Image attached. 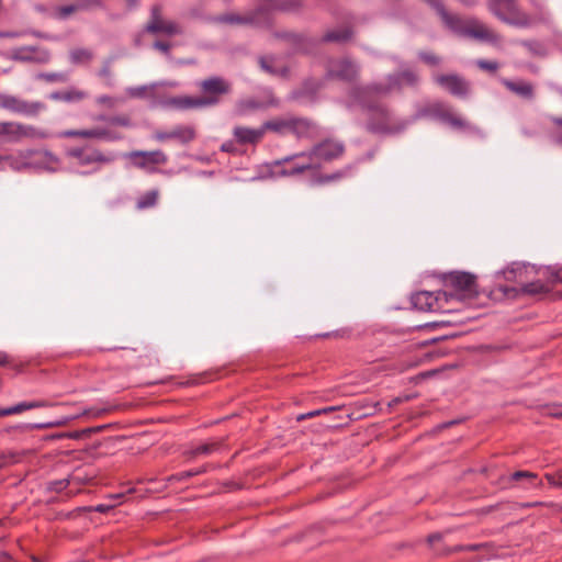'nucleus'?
Here are the masks:
<instances>
[{
  "label": "nucleus",
  "instance_id": "55",
  "mask_svg": "<svg viewBox=\"0 0 562 562\" xmlns=\"http://www.w3.org/2000/svg\"><path fill=\"white\" fill-rule=\"evenodd\" d=\"M81 8H82V5H80V4L64 5V7L59 8V16L65 19Z\"/></svg>",
  "mask_w": 562,
  "mask_h": 562
},
{
  "label": "nucleus",
  "instance_id": "50",
  "mask_svg": "<svg viewBox=\"0 0 562 562\" xmlns=\"http://www.w3.org/2000/svg\"><path fill=\"white\" fill-rule=\"evenodd\" d=\"M476 66L484 71L496 72L498 69V64L493 60L479 59L476 60Z\"/></svg>",
  "mask_w": 562,
  "mask_h": 562
},
{
  "label": "nucleus",
  "instance_id": "29",
  "mask_svg": "<svg viewBox=\"0 0 562 562\" xmlns=\"http://www.w3.org/2000/svg\"><path fill=\"white\" fill-rule=\"evenodd\" d=\"M55 404L48 402V401H32V402H22L14 406L8 407V408H0V417L2 416H9L14 414H20L27 409L33 408H40V407H50Z\"/></svg>",
  "mask_w": 562,
  "mask_h": 562
},
{
  "label": "nucleus",
  "instance_id": "58",
  "mask_svg": "<svg viewBox=\"0 0 562 562\" xmlns=\"http://www.w3.org/2000/svg\"><path fill=\"white\" fill-rule=\"evenodd\" d=\"M221 149L225 153H236L237 151V148H236V145L233 140H228V142H225Z\"/></svg>",
  "mask_w": 562,
  "mask_h": 562
},
{
  "label": "nucleus",
  "instance_id": "27",
  "mask_svg": "<svg viewBox=\"0 0 562 562\" xmlns=\"http://www.w3.org/2000/svg\"><path fill=\"white\" fill-rule=\"evenodd\" d=\"M502 83L513 93L526 99L532 100L535 97V89L530 82L527 81H512L509 79H503Z\"/></svg>",
  "mask_w": 562,
  "mask_h": 562
},
{
  "label": "nucleus",
  "instance_id": "13",
  "mask_svg": "<svg viewBox=\"0 0 562 562\" xmlns=\"http://www.w3.org/2000/svg\"><path fill=\"white\" fill-rule=\"evenodd\" d=\"M202 91V99L206 100V106H213L220 103L221 98L228 94L232 90L231 83L222 77H210L199 83Z\"/></svg>",
  "mask_w": 562,
  "mask_h": 562
},
{
  "label": "nucleus",
  "instance_id": "59",
  "mask_svg": "<svg viewBox=\"0 0 562 562\" xmlns=\"http://www.w3.org/2000/svg\"><path fill=\"white\" fill-rule=\"evenodd\" d=\"M87 436H89V432H82V430H80V431H74V432L63 435L61 437L70 438V439H80V438L87 437Z\"/></svg>",
  "mask_w": 562,
  "mask_h": 562
},
{
  "label": "nucleus",
  "instance_id": "47",
  "mask_svg": "<svg viewBox=\"0 0 562 562\" xmlns=\"http://www.w3.org/2000/svg\"><path fill=\"white\" fill-rule=\"evenodd\" d=\"M522 46H525L532 55L536 56H544L546 55V47L537 41H524Z\"/></svg>",
  "mask_w": 562,
  "mask_h": 562
},
{
  "label": "nucleus",
  "instance_id": "40",
  "mask_svg": "<svg viewBox=\"0 0 562 562\" xmlns=\"http://www.w3.org/2000/svg\"><path fill=\"white\" fill-rule=\"evenodd\" d=\"M86 98L87 93L77 88H69L68 90L63 91V102H80Z\"/></svg>",
  "mask_w": 562,
  "mask_h": 562
},
{
  "label": "nucleus",
  "instance_id": "46",
  "mask_svg": "<svg viewBox=\"0 0 562 562\" xmlns=\"http://www.w3.org/2000/svg\"><path fill=\"white\" fill-rule=\"evenodd\" d=\"M346 176V171H336L330 175H318L314 178V182L317 184H325L328 182L337 181Z\"/></svg>",
  "mask_w": 562,
  "mask_h": 562
},
{
  "label": "nucleus",
  "instance_id": "18",
  "mask_svg": "<svg viewBox=\"0 0 562 562\" xmlns=\"http://www.w3.org/2000/svg\"><path fill=\"white\" fill-rule=\"evenodd\" d=\"M2 135L9 136L11 142H18L22 138L41 137L42 133L31 125L16 122H0V136Z\"/></svg>",
  "mask_w": 562,
  "mask_h": 562
},
{
  "label": "nucleus",
  "instance_id": "14",
  "mask_svg": "<svg viewBox=\"0 0 562 562\" xmlns=\"http://www.w3.org/2000/svg\"><path fill=\"white\" fill-rule=\"evenodd\" d=\"M448 303L447 292H429L419 291L412 295V304L414 307L422 312H439L446 311Z\"/></svg>",
  "mask_w": 562,
  "mask_h": 562
},
{
  "label": "nucleus",
  "instance_id": "35",
  "mask_svg": "<svg viewBox=\"0 0 562 562\" xmlns=\"http://www.w3.org/2000/svg\"><path fill=\"white\" fill-rule=\"evenodd\" d=\"M221 446H222L221 441L206 442V443L200 445V446L187 451L186 454L189 458H195L200 454H211V453L220 450Z\"/></svg>",
  "mask_w": 562,
  "mask_h": 562
},
{
  "label": "nucleus",
  "instance_id": "4",
  "mask_svg": "<svg viewBox=\"0 0 562 562\" xmlns=\"http://www.w3.org/2000/svg\"><path fill=\"white\" fill-rule=\"evenodd\" d=\"M442 282L447 289L448 303L451 300L464 302L479 295L476 276L465 271H451L443 273Z\"/></svg>",
  "mask_w": 562,
  "mask_h": 562
},
{
  "label": "nucleus",
  "instance_id": "1",
  "mask_svg": "<svg viewBox=\"0 0 562 562\" xmlns=\"http://www.w3.org/2000/svg\"><path fill=\"white\" fill-rule=\"evenodd\" d=\"M378 90H370V86H355L350 89V99L368 111L367 130L373 134H397L406 128V122L396 121L389 109L380 102Z\"/></svg>",
  "mask_w": 562,
  "mask_h": 562
},
{
  "label": "nucleus",
  "instance_id": "48",
  "mask_svg": "<svg viewBox=\"0 0 562 562\" xmlns=\"http://www.w3.org/2000/svg\"><path fill=\"white\" fill-rule=\"evenodd\" d=\"M206 472V467L196 470L183 471L171 476V480L182 481Z\"/></svg>",
  "mask_w": 562,
  "mask_h": 562
},
{
  "label": "nucleus",
  "instance_id": "62",
  "mask_svg": "<svg viewBox=\"0 0 562 562\" xmlns=\"http://www.w3.org/2000/svg\"><path fill=\"white\" fill-rule=\"evenodd\" d=\"M48 98L54 101H63V91H54L48 95Z\"/></svg>",
  "mask_w": 562,
  "mask_h": 562
},
{
  "label": "nucleus",
  "instance_id": "15",
  "mask_svg": "<svg viewBox=\"0 0 562 562\" xmlns=\"http://www.w3.org/2000/svg\"><path fill=\"white\" fill-rule=\"evenodd\" d=\"M435 82L457 98H467L471 91V83L457 74L437 75Z\"/></svg>",
  "mask_w": 562,
  "mask_h": 562
},
{
  "label": "nucleus",
  "instance_id": "43",
  "mask_svg": "<svg viewBox=\"0 0 562 562\" xmlns=\"http://www.w3.org/2000/svg\"><path fill=\"white\" fill-rule=\"evenodd\" d=\"M418 58L428 66L436 67L442 61V58L432 52L422 50L418 53Z\"/></svg>",
  "mask_w": 562,
  "mask_h": 562
},
{
  "label": "nucleus",
  "instance_id": "22",
  "mask_svg": "<svg viewBox=\"0 0 562 562\" xmlns=\"http://www.w3.org/2000/svg\"><path fill=\"white\" fill-rule=\"evenodd\" d=\"M64 137H81V138H98V139H119L120 136L114 135L111 131L103 127H94L88 130H68L63 133Z\"/></svg>",
  "mask_w": 562,
  "mask_h": 562
},
{
  "label": "nucleus",
  "instance_id": "61",
  "mask_svg": "<svg viewBox=\"0 0 562 562\" xmlns=\"http://www.w3.org/2000/svg\"><path fill=\"white\" fill-rule=\"evenodd\" d=\"M321 415V411L316 409V411H312V412H308L306 414H302L297 417V420H303V419H306V418H313L315 416H318Z\"/></svg>",
  "mask_w": 562,
  "mask_h": 562
},
{
  "label": "nucleus",
  "instance_id": "7",
  "mask_svg": "<svg viewBox=\"0 0 562 562\" xmlns=\"http://www.w3.org/2000/svg\"><path fill=\"white\" fill-rule=\"evenodd\" d=\"M310 150L317 169H319L324 164H330L341 158L346 146L337 138L327 137L315 143Z\"/></svg>",
  "mask_w": 562,
  "mask_h": 562
},
{
  "label": "nucleus",
  "instance_id": "42",
  "mask_svg": "<svg viewBox=\"0 0 562 562\" xmlns=\"http://www.w3.org/2000/svg\"><path fill=\"white\" fill-rule=\"evenodd\" d=\"M92 57V54L90 50L85 48H77L70 52V60L74 64H80L89 61Z\"/></svg>",
  "mask_w": 562,
  "mask_h": 562
},
{
  "label": "nucleus",
  "instance_id": "25",
  "mask_svg": "<svg viewBox=\"0 0 562 562\" xmlns=\"http://www.w3.org/2000/svg\"><path fill=\"white\" fill-rule=\"evenodd\" d=\"M274 37L285 40L293 44L299 52L307 53L315 45L313 38L294 32H274Z\"/></svg>",
  "mask_w": 562,
  "mask_h": 562
},
{
  "label": "nucleus",
  "instance_id": "37",
  "mask_svg": "<svg viewBox=\"0 0 562 562\" xmlns=\"http://www.w3.org/2000/svg\"><path fill=\"white\" fill-rule=\"evenodd\" d=\"M431 113L439 119L440 121L448 123L452 114L454 113L452 109L445 103H435L430 108Z\"/></svg>",
  "mask_w": 562,
  "mask_h": 562
},
{
  "label": "nucleus",
  "instance_id": "31",
  "mask_svg": "<svg viewBox=\"0 0 562 562\" xmlns=\"http://www.w3.org/2000/svg\"><path fill=\"white\" fill-rule=\"evenodd\" d=\"M529 267L520 263H513L502 271L505 280L522 284L527 279Z\"/></svg>",
  "mask_w": 562,
  "mask_h": 562
},
{
  "label": "nucleus",
  "instance_id": "23",
  "mask_svg": "<svg viewBox=\"0 0 562 562\" xmlns=\"http://www.w3.org/2000/svg\"><path fill=\"white\" fill-rule=\"evenodd\" d=\"M155 138L159 142L177 139L182 144H187L195 138V131L191 126H177L169 132H156Z\"/></svg>",
  "mask_w": 562,
  "mask_h": 562
},
{
  "label": "nucleus",
  "instance_id": "63",
  "mask_svg": "<svg viewBox=\"0 0 562 562\" xmlns=\"http://www.w3.org/2000/svg\"><path fill=\"white\" fill-rule=\"evenodd\" d=\"M99 76H100V77H104V78L110 77V76H111L110 67H109V66L103 67V68L100 70Z\"/></svg>",
  "mask_w": 562,
  "mask_h": 562
},
{
  "label": "nucleus",
  "instance_id": "44",
  "mask_svg": "<svg viewBox=\"0 0 562 562\" xmlns=\"http://www.w3.org/2000/svg\"><path fill=\"white\" fill-rule=\"evenodd\" d=\"M100 120L108 122L111 125H117L123 127L132 126V120L128 115H114V116H101Z\"/></svg>",
  "mask_w": 562,
  "mask_h": 562
},
{
  "label": "nucleus",
  "instance_id": "54",
  "mask_svg": "<svg viewBox=\"0 0 562 562\" xmlns=\"http://www.w3.org/2000/svg\"><path fill=\"white\" fill-rule=\"evenodd\" d=\"M482 547V544H468V546H456L453 549L451 550H448V551H437L438 554H448L450 552H454V551H462V550H467V551H477L480 550V548Z\"/></svg>",
  "mask_w": 562,
  "mask_h": 562
},
{
  "label": "nucleus",
  "instance_id": "49",
  "mask_svg": "<svg viewBox=\"0 0 562 562\" xmlns=\"http://www.w3.org/2000/svg\"><path fill=\"white\" fill-rule=\"evenodd\" d=\"M162 18V5L160 3H155L150 8V16L147 23H159Z\"/></svg>",
  "mask_w": 562,
  "mask_h": 562
},
{
  "label": "nucleus",
  "instance_id": "39",
  "mask_svg": "<svg viewBox=\"0 0 562 562\" xmlns=\"http://www.w3.org/2000/svg\"><path fill=\"white\" fill-rule=\"evenodd\" d=\"M20 98L11 94H0V108L16 113L21 103Z\"/></svg>",
  "mask_w": 562,
  "mask_h": 562
},
{
  "label": "nucleus",
  "instance_id": "21",
  "mask_svg": "<svg viewBox=\"0 0 562 562\" xmlns=\"http://www.w3.org/2000/svg\"><path fill=\"white\" fill-rule=\"evenodd\" d=\"M265 134L263 125L260 128L236 126L233 131L235 142L240 145H256L261 142Z\"/></svg>",
  "mask_w": 562,
  "mask_h": 562
},
{
  "label": "nucleus",
  "instance_id": "30",
  "mask_svg": "<svg viewBox=\"0 0 562 562\" xmlns=\"http://www.w3.org/2000/svg\"><path fill=\"white\" fill-rule=\"evenodd\" d=\"M353 36V30L351 26H344L337 30L327 31L321 42L323 43H346Z\"/></svg>",
  "mask_w": 562,
  "mask_h": 562
},
{
  "label": "nucleus",
  "instance_id": "32",
  "mask_svg": "<svg viewBox=\"0 0 562 562\" xmlns=\"http://www.w3.org/2000/svg\"><path fill=\"white\" fill-rule=\"evenodd\" d=\"M206 100H203L202 97H177L172 99V104L179 109H198V108H206Z\"/></svg>",
  "mask_w": 562,
  "mask_h": 562
},
{
  "label": "nucleus",
  "instance_id": "12",
  "mask_svg": "<svg viewBox=\"0 0 562 562\" xmlns=\"http://www.w3.org/2000/svg\"><path fill=\"white\" fill-rule=\"evenodd\" d=\"M360 66L348 57L333 58L328 60L326 76L345 82H353L358 79Z\"/></svg>",
  "mask_w": 562,
  "mask_h": 562
},
{
  "label": "nucleus",
  "instance_id": "6",
  "mask_svg": "<svg viewBox=\"0 0 562 562\" xmlns=\"http://www.w3.org/2000/svg\"><path fill=\"white\" fill-rule=\"evenodd\" d=\"M488 8L503 22L516 26L529 25L530 18L519 9L517 0H490Z\"/></svg>",
  "mask_w": 562,
  "mask_h": 562
},
{
  "label": "nucleus",
  "instance_id": "16",
  "mask_svg": "<svg viewBox=\"0 0 562 562\" xmlns=\"http://www.w3.org/2000/svg\"><path fill=\"white\" fill-rule=\"evenodd\" d=\"M259 7L265 10V14L262 15V18L267 20L265 29H271L274 22L272 16L274 11L286 13L297 12L303 7V0H266L259 4Z\"/></svg>",
  "mask_w": 562,
  "mask_h": 562
},
{
  "label": "nucleus",
  "instance_id": "45",
  "mask_svg": "<svg viewBox=\"0 0 562 562\" xmlns=\"http://www.w3.org/2000/svg\"><path fill=\"white\" fill-rule=\"evenodd\" d=\"M550 121L554 124L557 127V131H553L550 134V137L553 143L562 146V117L559 116H550Z\"/></svg>",
  "mask_w": 562,
  "mask_h": 562
},
{
  "label": "nucleus",
  "instance_id": "20",
  "mask_svg": "<svg viewBox=\"0 0 562 562\" xmlns=\"http://www.w3.org/2000/svg\"><path fill=\"white\" fill-rule=\"evenodd\" d=\"M291 134L299 139H314L319 135V127L314 121L307 117L294 116Z\"/></svg>",
  "mask_w": 562,
  "mask_h": 562
},
{
  "label": "nucleus",
  "instance_id": "33",
  "mask_svg": "<svg viewBox=\"0 0 562 562\" xmlns=\"http://www.w3.org/2000/svg\"><path fill=\"white\" fill-rule=\"evenodd\" d=\"M45 109H46V104L44 102L26 101V100L22 99L16 113L25 115V116L35 117Z\"/></svg>",
  "mask_w": 562,
  "mask_h": 562
},
{
  "label": "nucleus",
  "instance_id": "9",
  "mask_svg": "<svg viewBox=\"0 0 562 562\" xmlns=\"http://www.w3.org/2000/svg\"><path fill=\"white\" fill-rule=\"evenodd\" d=\"M419 82V76L413 69H403L396 74L389 75L384 82L371 83L370 90H378L381 94H389L394 90H401L403 87H416Z\"/></svg>",
  "mask_w": 562,
  "mask_h": 562
},
{
  "label": "nucleus",
  "instance_id": "10",
  "mask_svg": "<svg viewBox=\"0 0 562 562\" xmlns=\"http://www.w3.org/2000/svg\"><path fill=\"white\" fill-rule=\"evenodd\" d=\"M263 14V8L257 5L255 9L246 12L245 14L225 13L213 16L210 19V21L217 24H238L265 29V23H267V20L262 18Z\"/></svg>",
  "mask_w": 562,
  "mask_h": 562
},
{
  "label": "nucleus",
  "instance_id": "64",
  "mask_svg": "<svg viewBox=\"0 0 562 562\" xmlns=\"http://www.w3.org/2000/svg\"><path fill=\"white\" fill-rule=\"evenodd\" d=\"M546 477L548 479V481H549L551 484L562 486V480H560V481H555V480H554V476H553V475H551V474H546Z\"/></svg>",
  "mask_w": 562,
  "mask_h": 562
},
{
  "label": "nucleus",
  "instance_id": "38",
  "mask_svg": "<svg viewBox=\"0 0 562 562\" xmlns=\"http://www.w3.org/2000/svg\"><path fill=\"white\" fill-rule=\"evenodd\" d=\"M448 124L451 125L456 130L461 131H468V132H475L477 128L476 126L472 125L469 121L461 117L460 115L453 113L450 120L448 121Z\"/></svg>",
  "mask_w": 562,
  "mask_h": 562
},
{
  "label": "nucleus",
  "instance_id": "11",
  "mask_svg": "<svg viewBox=\"0 0 562 562\" xmlns=\"http://www.w3.org/2000/svg\"><path fill=\"white\" fill-rule=\"evenodd\" d=\"M131 164L138 169L146 172L154 173L157 171V166H164L168 162L167 155L160 150H133L125 155Z\"/></svg>",
  "mask_w": 562,
  "mask_h": 562
},
{
  "label": "nucleus",
  "instance_id": "3",
  "mask_svg": "<svg viewBox=\"0 0 562 562\" xmlns=\"http://www.w3.org/2000/svg\"><path fill=\"white\" fill-rule=\"evenodd\" d=\"M65 155L71 165L90 168L89 170L82 171V175L97 172L103 165L111 164L115 160L114 154H105L89 144L67 147Z\"/></svg>",
  "mask_w": 562,
  "mask_h": 562
},
{
  "label": "nucleus",
  "instance_id": "2",
  "mask_svg": "<svg viewBox=\"0 0 562 562\" xmlns=\"http://www.w3.org/2000/svg\"><path fill=\"white\" fill-rule=\"evenodd\" d=\"M446 25L454 34L477 41L494 43L498 36L477 20H465L458 14L449 13L445 8L438 13Z\"/></svg>",
  "mask_w": 562,
  "mask_h": 562
},
{
  "label": "nucleus",
  "instance_id": "24",
  "mask_svg": "<svg viewBox=\"0 0 562 562\" xmlns=\"http://www.w3.org/2000/svg\"><path fill=\"white\" fill-rule=\"evenodd\" d=\"M260 68L276 77L288 78L290 74L289 67L279 63L274 55L260 56L258 59Z\"/></svg>",
  "mask_w": 562,
  "mask_h": 562
},
{
  "label": "nucleus",
  "instance_id": "17",
  "mask_svg": "<svg viewBox=\"0 0 562 562\" xmlns=\"http://www.w3.org/2000/svg\"><path fill=\"white\" fill-rule=\"evenodd\" d=\"M119 408H120V405H106V406H102V407H90V408L85 409L81 414H78L75 416L63 417V418H60L58 420H54V422L35 424V425H33V428L34 429H50V428H56V427H63V426L68 425L71 420L79 418L80 416L97 418V417H101V416H103L110 412H113L115 409H119Z\"/></svg>",
  "mask_w": 562,
  "mask_h": 562
},
{
  "label": "nucleus",
  "instance_id": "34",
  "mask_svg": "<svg viewBox=\"0 0 562 562\" xmlns=\"http://www.w3.org/2000/svg\"><path fill=\"white\" fill-rule=\"evenodd\" d=\"M159 198V190L153 189L147 192H145L143 195H140L136 201V209L137 210H146L154 207Z\"/></svg>",
  "mask_w": 562,
  "mask_h": 562
},
{
  "label": "nucleus",
  "instance_id": "41",
  "mask_svg": "<svg viewBox=\"0 0 562 562\" xmlns=\"http://www.w3.org/2000/svg\"><path fill=\"white\" fill-rule=\"evenodd\" d=\"M510 479L513 481H521L527 480L531 485H539L541 482L538 481V475L533 472L529 471H516L512 474Z\"/></svg>",
  "mask_w": 562,
  "mask_h": 562
},
{
  "label": "nucleus",
  "instance_id": "60",
  "mask_svg": "<svg viewBox=\"0 0 562 562\" xmlns=\"http://www.w3.org/2000/svg\"><path fill=\"white\" fill-rule=\"evenodd\" d=\"M442 539V535L439 532L431 533L427 537V542L430 546H434L436 542H439Z\"/></svg>",
  "mask_w": 562,
  "mask_h": 562
},
{
  "label": "nucleus",
  "instance_id": "36",
  "mask_svg": "<svg viewBox=\"0 0 562 562\" xmlns=\"http://www.w3.org/2000/svg\"><path fill=\"white\" fill-rule=\"evenodd\" d=\"M36 80L45 81L48 83H66L69 80V74L65 71L60 72H38L35 76Z\"/></svg>",
  "mask_w": 562,
  "mask_h": 562
},
{
  "label": "nucleus",
  "instance_id": "5",
  "mask_svg": "<svg viewBox=\"0 0 562 562\" xmlns=\"http://www.w3.org/2000/svg\"><path fill=\"white\" fill-rule=\"evenodd\" d=\"M542 276L547 278V283H543L540 280L532 282H526L525 280L520 289L499 286V290L504 292L506 295H517L518 293L537 295L547 294L551 291V288L555 283H562V268L547 267L546 269H543Z\"/></svg>",
  "mask_w": 562,
  "mask_h": 562
},
{
  "label": "nucleus",
  "instance_id": "8",
  "mask_svg": "<svg viewBox=\"0 0 562 562\" xmlns=\"http://www.w3.org/2000/svg\"><path fill=\"white\" fill-rule=\"evenodd\" d=\"M280 167L279 173L282 176H299L307 170H317L316 164L311 155V150L301 151L286 156L274 162Z\"/></svg>",
  "mask_w": 562,
  "mask_h": 562
},
{
  "label": "nucleus",
  "instance_id": "28",
  "mask_svg": "<svg viewBox=\"0 0 562 562\" xmlns=\"http://www.w3.org/2000/svg\"><path fill=\"white\" fill-rule=\"evenodd\" d=\"M293 117L294 116L276 117L265 122L262 124L265 133L270 131L279 135L291 134Z\"/></svg>",
  "mask_w": 562,
  "mask_h": 562
},
{
  "label": "nucleus",
  "instance_id": "53",
  "mask_svg": "<svg viewBox=\"0 0 562 562\" xmlns=\"http://www.w3.org/2000/svg\"><path fill=\"white\" fill-rule=\"evenodd\" d=\"M114 504H99L97 506L85 507L83 510L106 514L111 512L114 508Z\"/></svg>",
  "mask_w": 562,
  "mask_h": 562
},
{
  "label": "nucleus",
  "instance_id": "57",
  "mask_svg": "<svg viewBox=\"0 0 562 562\" xmlns=\"http://www.w3.org/2000/svg\"><path fill=\"white\" fill-rule=\"evenodd\" d=\"M114 426H115V424H105V425H101V426L86 428L82 430V432H89V436H90L91 434L102 432L106 429L113 428Z\"/></svg>",
  "mask_w": 562,
  "mask_h": 562
},
{
  "label": "nucleus",
  "instance_id": "51",
  "mask_svg": "<svg viewBox=\"0 0 562 562\" xmlns=\"http://www.w3.org/2000/svg\"><path fill=\"white\" fill-rule=\"evenodd\" d=\"M543 414L553 418L562 419V405H548L543 407Z\"/></svg>",
  "mask_w": 562,
  "mask_h": 562
},
{
  "label": "nucleus",
  "instance_id": "56",
  "mask_svg": "<svg viewBox=\"0 0 562 562\" xmlns=\"http://www.w3.org/2000/svg\"><path fill=\"white\" fill-rule=\"evenodd\" d=\"M153 47L155 49L161 52L166 56H170V49H171L172 45L166 41H155L153 44Z\"/></svg>",
  "mask_w": 562,
  "mask_h": 562
},
{
  "label": "nucleus",
  "instance_id": "19",
  "mask_svg": "<svg viewBox=\"0 0 562 562\" xmlns=\"http://www.w3.org/2000/svg\"><path fill=\"white\" fill-rule=\"evenodd\" d=\"M50 52L37 46H23L12 50L11 58L22 63L47 64L50 60Z\"/></svg>",
  "mask_w": 562,
  "mask_h": 562
},
{
  "label": "nucleus",
  "instance_id": "26",
  "mask_svg": "<svg viewBox=\"0 0 562 562\" xmlns=\"http://www.w3.org/2000/svg\"><path fill=\"white\" fill-rule=\"evenodd\" d=\"M145 32L151 35L165 34L168 36L183 33L181 25L175 21L161 20L159 23H147Z\"/></svg>",
  "mask_w": 562,
  "mask_h": 562
},
{
  "label": "nucleus",
  "instance_id": "52",
  "mask_svg": "<svg viewBox=\"0 0 562 562\" xmlns=\"http://www.w3.org/2000/svg\"><path fill=\"white\" fill-rule=\"evenodd\" d=\"M69 484H70L69 479L53 481L49 483V490L55 493H60V492L65 491L69 486Z\"/></svg>",
  "mask_w": 562,
  "mask_h": 562
}]
</instances>
